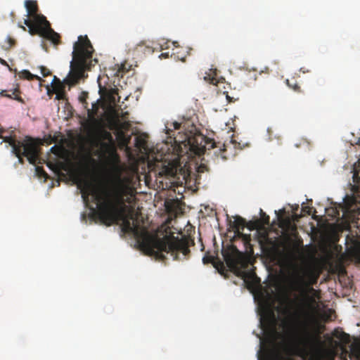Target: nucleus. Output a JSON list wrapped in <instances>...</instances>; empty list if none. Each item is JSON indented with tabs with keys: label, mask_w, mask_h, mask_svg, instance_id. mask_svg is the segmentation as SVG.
Instances as JSON below:
<instances>
[{
	"label": "nucleus",
	"mask_w": 360,
	"mask_h": 360,
	"mask_svg": "<svg viewBox=\"0 0 360 360\" xmlns=\"http://www.w3.org/2000/svg\"><path fill=\"white\" fill-rule=\"evenodd\" d=\"M92 107H93V109L91 110H88V115L89 117L94 116V114L96 113V110L98 109L97 105L96 103L93 104Z\"/></svg>",
	"instance_id": "nucleus-26"
},
{
	"label": "nucleus",
	"mask_w": 360,
	"mask_h": 360,
	"mask_svg": "<svg viewBox=\"0 0 360 360\" xmlns=\"http://www.w3.org/2000/svg\"><path fill=\"white\" fill-rule=\"evenodd\" d=\"M21 27H22L24 30H26V29H25V27H23V26H21Z\"/></svg>",
	"instance_id": "nucleus-33"
},
{
	"label": "nucleus",
	"mask_w": 360,
	"mask_h": 360,
	"mask_svg": "<svg viewBox=\"0 0 360 360\" xmlns=\"http://www.w3.org/2000/svg\"><path fill=\"white\" fill-rule=\"evenodd\" d=\"M1 96L6 97L8 98H11L15 101H18V102L21 103H24V100L20 96V91L18 87H16L13 89H6V90H2L0 92Z\"/></svg>",
	"instance_id": "nucleus-13"
},
{
	"label": "nucleus",
	"mask_w": 360,
	"mask_h": 360,
	"mask_svg": "<svg viewBox=\"0 0 360 360\" xmlns=\"http://www.w3.org/2000/svg\"><path fill=\"white\" fill-rule=\"evenodd\" d=\"M18 151L12 153L18 158V162L23 164L22 157H26L30 164H35L38 160V146L37 143L30 137L25 139L24 146L17 148Z\"/></svg>",
	"instance_id": "nucleus-8"
},
{
	"label": "nucleus",
	"mask_w": 360,
	"mask_h": 360,
	"mask_svg": "<svg viewBox=\"0 0 360 360\" xmlns=\"http://www.w3.org/2000/svg\"><path fill=\"white\" fill-rule=\"evenodd\" d=\"M29 18L24 20V24L28 27L31 34H38L51 41L54 45L60 43V36L51 27L46 18L38 13L39 8L36 1L27 0L25 2Z\"/></svg>",
	"instance_id": "nucleus-4"
},
{
	"label": "nucleus",
	"mask_w": 360,
	"mask_h": 360,
	"mask_svg": "<svg viewBox=\"0 0 360 360\" xmlns=\"http://www.w3.org/2000/svg\"><path fill=\"white\" fill-rule=\"evenodd\" d=\"M319 274L310 268L293 265L285 277V283L289 292L297 293L296 299L304 307H309L315 302L309 293L315 292L311 287L317 283Z\"/></svg>",
	"instance_id": "nucleus-2"
},
{
	"label": "nucleus",
	"mask_w": 360,
	"mask_h": 360,
	"mask_svg": "<svg viewBox=\"0 0 360 360\" xmlns=\"http://www.w3.org/2000/svg\"><path fill=\"white\" fill-rule=\"evenodd\" d=\"M0 63L2 65H7L6 62L4 60L1 59V58H0Z\"/></svg>",
	"instance_id": "nucleus-30"
},
{
	"label": "nucleus",
	"mask_w": 360,
	"mask_h": 360,
	"mask_svg": "<svg viewBox=\"0 0 360 360\" xmlns=\"http://www.w3.org/2000/svg\"><path fill=\"white\" fill-rule=\"evenodd\" d=\"M53 82H57V83L53 85V91L54 93H58L60 91L65 90L64 84L61 83L60 79H58L56 76H54Z\"/></svg>",
	"instance_id": "nucleus-17"
},
{
	"label": "nucleus",
	"mask_w": 360,
	"mask_h": 360,
	"mask_svg": "<svg viewBox=\"0 0 360 360\" xmlns=\"http://www.w3.org/2000/svg\"><path fill=\"white\" fill-rule=\"evenodd\" d=\"M286 84L290 88L292 89L294 91L297 92L301 91L300 86L297 84V82L295 80L291 82L290 80L287 79Z\"/></svg>",
	"instance_id": "nucleus-19"
},
{
	"label": "nucleus",
	"mask_w": 360,
	"mask_h": 360,
	"mask_svg": "<svg viewBox=\"0 0 360 360\" xmlns=\"http://www.w3.org/2000/svg\"><path fill=\"white\" fill-rule=\"evenodd\" d=\"M5 130L0 127V138L3 139V141L6 143H8L12 148V151H18L17 148H20L24 146V143H25V139L22 141L17 140L15 137L12 136H4Z\"/></svg>",
	"instance_id": "nucleus-12"
},
{
	"label": "nucleus",
	"mask_w": 360,
	"mask_h": 360,
	"mask_svg": "<svg viewBox=\"0 0 360 360\" xmlns=\"http://www.w3.org/2000/svg\"><path fill=\"white\" fill-rule=\"evenodd\" d=\"M271 316H272V321H273V323H274V321H275V315H274V312H271Z\"/></svg>",
	"instance_id": "nucleus-31"
},
{
	"label": "nucleus",
	"mask_w": 360,
	"mask_h": 360,
	"mask_svg": "<svg viewBox=\"0 0 360 360\" xmlns=\"http://www.w3.org/2000/svg\"><path fill=\"white\" fill-rule=\"evenodd\" d=\"M143 46H144V53L151 51V48L149 46H145V44L143 41L140 42L139 44H138L136 45V50L139 51Z\"/></svg>",
	"instance_id": "nucleus-20"
},
{
	"label": "nucleus",
	"mask_w": 360,
	"mask_h": 360,
	"mask_svg": "<svg viewBox=\"0 0 360 360\" xmlns=\"http://www.w3.org/2000/svg\"><path fill=\"white\" fill-rule=\"evenodd\" d=\"M8 45L6 46V49H9L15 44V40L11 37H8L6 39Z\"/></svg>",
	"instance_id": "nucleus-22"
},
{
	"label": "nucleus",
	"mask_w": 360,
	"mask_h": 360,
	"mask_svg": "<svg viewBox=\"0 0 360 360\" xmlns=\"http://www.w3.org/2000/svg\"><path fill=\"white\" fill-rule=\"evenodd\" d=\"M115 131V135L118 141L122 145H127L129 143V138L127 137L124 131L121 129H114Z\"/></svg>",
	"instance_id": "nucleus-16"
},
{
	"label": "nucleus",
	"mask_w": 360,
	"mask_h": 360,
	"mask_svg": "<svg viewBox=\"0 0 360 360\" xmlns=\"http://www.w3.org/2000/svg\"><path fill=\"white\" fill-rule=\"evenodd\" d=\"M36 172H37V174L39 176H46V173L45 172V171L44 170V169L41 167H37Z\"/></svg>",
	"instance_id": "nucleus-25"
},
{
	"label": "nucleus",
	"mask_w": 360,
	"mask_h": 360,
	"mask_svg": "<svg viewBox=\"0 0 360 360\" xmlns=\"http://www.w3.org/2000/svg\"><path fill=\"white\" fill-rule=\"evenodd\" d=\"M40 70H41V75L44 77H48L51 74V71L44 66H40Z\"/></svg>",
	"instance_id": "nucleus-24"
},
{
	"label": "nucleus",
	"mask_w": 360,
	"mask_h": 360,
	"mask_svg": "<svg viewBox=\"0 0 360 360\" xmlns=\"http://www.w3.org/2000/svg\"><path fill=\"white\" fill-rule=\"evenodd\" d=\"M128 112H122L120 117L123 120H126L128 118Z\"/></svg>",
	"instance_id": "nucleus-27"
},
{
	"label": "nucleus",
	"mask_w": 360,
	"mask_h": 360,
	"mask_svg": "<svg viewBox=\"0 0 360 360\" xmlns=\"http://www.w3.org/2000/svg\"><path fill=\"white\" fill-rule=\"evenodd\" d=\"M186 145L189 146V149L195 155H202L207 150H210L216 147V143L214 140L207 138L202 134L191 136L186 134L185 139L181 141Z\"/></svg>",
	"instance_id": "nucleus-7"
},
{
	"label": "nucleus",
	"mask_w": 360,
	"mask_h": 360,
	"mask_svg": "<svg viewBox=\"0 0 360 360\" xmlns=\"http://www.w3.org/2000/svg\"><path fill=\"white\" fill-rule=\"evenodd\" d=\"M357 355H358V357L360 358V349H358Z\"/></svg>",
	"instance_id": "nucleus-32"
},
{
	"label": "nucleus",
	"mask_w": 360,
	"mask_h": 360,
	"mask_svg": "<svg viewBox=\"0 0 360 360\" xmlns=\"http://www.w3.org/2000/svg\"><path fill=\"white\" fill-rule=\"evenodd\" d=\"M261 212V217L263 223L264 224L269 225V216L267 215L266 213H264L262 210H260Z\"/></svg>",
	"instance_id": "nucleus-21"
},
{
	"label": "nucleus",
	"mask_w": 360,
	"mask_h": 360,
	"mask_svg": "<svg viewBox=\"0 0 360 360\" xmlns=\"http://www.w3.org/2000/svg\"><path fill=\"white\" fill-rule=\"evenodd\" d=\"M210 262V259H208V258H207V257H203V262H204V263H207V262Z\"/></svg>",
	"instance_id": "nucleus-29"
},
{
	"label": "nucleus",
	"mask_w": 360,
	"mask_h": 360,
	"mask_svg": "<svg viewBox=\"0 0 360 360\" xmlns=\"http://www.w3.org/2000/svg\"><path fill=\"white\" fill-rule=\"evenodd\" d=\"M22 77L24 78V79H26L27 80H34V79H36V80H38V81H41V79L40 77L37 76V75H33L32 74L30 71L28 70H23L22 72Z\"/></svg>",
	"instance_id": "nucleus-18"
},
{
	"label": "nucleus",
	"mask_w": 360,
	"mask_h": 360,
	"mask_svg": "<svg viewBox=\"0 0 360 360\" xmlns=\"http://www.w3.org/2000/svg\"><path fill=\"white\" fill-rule=\"evenodd\" d=\"M129 187L123 183L120 174L115 179L112 192L102 191L91 182L84 181L81 189L82 197L85 204L89 202V197L97 205L96 214L106 226L122 221V229L125 233H133L141 250L148 256L164 260L165 253L170 254L175 260L187 259L190 254L189 247L193 241L188 236L175 237L172 233L160 238L150 234L146 229H141L138 220L139 214L132 207L125 204L124 196Z\"/></svg>",
	"instance_id": "nucleus-1"
},
{
	"label": "nucleus",
	"mask_w": 360,
	"mask_h": 360,
	"mask_svg": "<svg viewBox=\"0 0 360 360\" xmlns=\"http://www.w3.org/2000/svg\"><path fill=\"white\" fill-rule=\"evenodd\" d=\"M222 255L229 268L237 276H240L248 285H256L260 283L254 268L250 266L243 253L235 245H229L222 251Z\"/></svg>",
	"instance_id": "nucleus-5"
},
{
	"label": "nucleus",
	"mask_w": 360,
	"mask_h": 360,
	"mask_svg": "<svg viewBox=\"0 0 360 360\" xmlns=\"http://www.w3.org/2000/svg\"><path fill=\"white\" fill-rule=\"evenodd\" d=\"M101 141L111 142L114 143L115 140L113 139L111 133L105 129H100L97 132V140Z\"/></svg>",
	"instance_id": "nucleus-15"
},
{
	"label": "nucleus",
	"mask_w": 360,
	"mask_h": 360,
	"mask_svg": "<svg viewBox=\"0 0 360 360\" xmlns=\"http://www.w3.org/2000/svg\"><path fill=\"white\" fill-rule=\"evenodd\" d=\"M353 184H349L351 191L354 194L360 193V160L354 165L353 170Z\"/></svg>",
	"instance_id": "nucleus-11"
},
{
	"label": "nucleus",
	"mask_w": 360,
	"mask_h": 360,
	"mask_svg": "<svg viewBox=\"0 0 360 360\" xmlns=\"http://www.w3.org/2000/svg\"><path fill=\"white\" fill-rule=\"evenodd\" d=\"M93 52L94 48L87 36H79L73 46L70 70L64 79L65 84L70 86L76 84L84 77L86 70L94 65L92 63H98L97 59L92 60Z\"/></svg>",
	"instance_id": "nucleus-3"
},
{
	"label": "nucleus",
	"mask_w": 360,
	"mask_h": 360,
	"mask_svg": "<svg viewBox=\"0 0 360 360\" xmlns=\"http://www.w3.org/2000/svg\"><path fill=\"white\" fill-rule=\"evenodd\" d=\"M96 146L100 147L101 151L103 155H108L118 158L117 154L116 153L115 142L111 143L96 141Z\"/></svg>",
	"instance_id": "nucleus-10"
},
{
	"label": "nucleus",
	"mask_w": 360,
	"mask_h": 360,
	"mask_svg": "<svg viewBox=\"0 0 360 360\" xmlns=\"http://www.w3.org/2000/svg\"><path fill=\"white\" fill-rule=\"evenodd\" d=\"M232 228L235 230L236 235L241 238L245 247V250L248 248H251V238L250 235L243 234L240 232L243 231L246 226L245 220L241 217L236 216L234 218V221L232 222Z\"/></svg>",
	"instance_id": "nucleus-9"
},
{
	"label": "nucleus",
	"mask_w": 360,
	"mask_h": 360,
	"mask_svg": "<svg viewBox=\"0 0 360 360\" xmlns=\"http://www.w3.org/2000/svg\"><path fill=\"white\" fill-rule=\"evenodd\" d=\"M173 125L175 129H179L181 128V124L179 122H175L173 123Z\"/></svg>",
	"instance_id": "nucleus-28"
},
{
	"label": "nucleus",
	"mask_w": 360,
	"mask_h": 360,
	"mask_svg": "<svg viewBox=\"0 0 360 360\" xmlns=\"http://www.w3.org/2000/svg\"><path fill=\"white\" fill-rule=\"evenodd\" d=\"M285 328V333L290 340L297 345H312L318 338L316 332L311 330L308 321L302 322L299 328L292 324L286 325Z\"/></svg>",
	"instance_id": "nucleus-6"
},
{
	"label": "nucleus",
	"mask_w": 360,
	"mask_h": 360,
	"mask_svg": "<svg viewBox=\"0 0 360 360\" xmlns=\"http://www.w3.org/2000/svg\"><path fill=\"white\" fill-rule=\"evenodd\" d=\"M131 127V124L129 121L124 120L121 121L119 117H115L110 122V129H121L124 131V130H129Z\"/></svg>",
	"instance_id": "nucleus-14"
},
{
	"label": "nucleus",
	"mask_w": 360,
	"mask_h": 360,
	"mask_svg": "<svg viewBox=\"0 0 360 360\" xmlns=\"http://www.w3.org/2000/svg\"><path fill=\"white\" fill-rule=\"evenodd\" d=\"M56 94V100H65L66 99V93L65 90L60 91V92L55 93Z\"/></svg>",
	"instance_id": "nucleus-23"
}]
</instances>
